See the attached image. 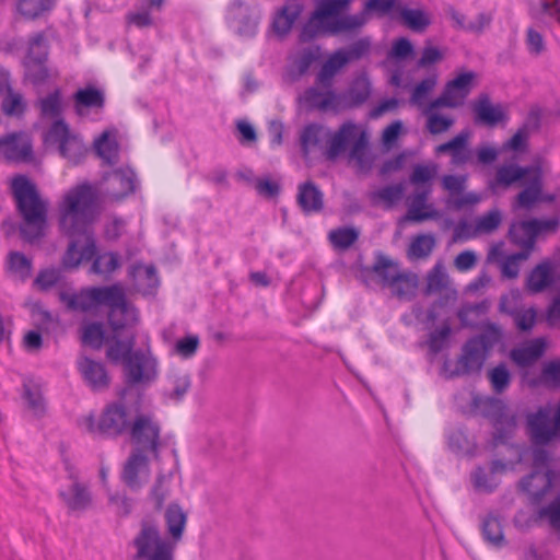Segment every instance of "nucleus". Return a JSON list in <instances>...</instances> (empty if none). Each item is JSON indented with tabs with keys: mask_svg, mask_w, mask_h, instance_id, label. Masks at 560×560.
I'll return each mask as SVG.
<instances>
[{
	"mask_svg": "<svg viewBox=\"0 0 560 560\" xmlns=\"http://www.w3.org/2000/svg\"><path fill=\"white\" fill-rule=\"evenodd\" d=\"M108 183L106 198L110 201H120L139 187L137 174L130 167L115 170L109 175Z\"/></svg>",
	"mask_w": 560,
	"mask_h": 560,
	"instance_id": "f3484780",
	"label": "nucleus"
},
{
	"mask_svg": "<svg viewBox=\"0 0 560 560\" xmlns=\"http://www.w3.org/2000/svg\"><path fill=\"white\" fill-rule=\"evenodd\" d=\"M400 2H396L393 9L388 13H380L381 15H394L395 12L398 13L400 20L407 25L410 30L415 32H422L430 24L429 16L420 11L415 9H399L397 4Z\"/></svg>",
	"mask_w": 560,
	"mask_h": 560,
	"instance_id": "4c0bfd02",
	"label": "nucleus"
},
{
	"mask_svg": "<svg viewBox=\"0 0 560 560\" xmlns=\"http://www.w3.org/2000/svg\"><path fill=\"white\" fill-rule=\"evenodd\" d=\"M23 398L35 417L39 418L44 416L46 411V402L42 392L37 387L25 384Z\"/></svg>",
	"mask_w": 560,
	"mask_h": 560,
	"instance_id": "680f3d73",
	"label": "nucleus"
},
{
	"mask_svg": "<svg viewBox=\"0 0 560 560\" xmlns=\"http://www.w3.org/2000/svg\"><path fill=\"white\" fill-rule=\"evenodd\" d=\"M302 101L311 109L339 113L337 92L334 88H322L315 83L304 91Z\"/></svg>",
	"mask_w": 560,
	"mask_h": 560,
	"instance_id": "b1692460",
	"label": "nucleus"
},
{
	"mask_svg": "<svg viewBox=\"0 0 560 560\" xmlns=\"http://www.w3.org/2000/svg\"><path fill=\"white\" fill-rule=\"evenodd\" d=\"M303 11L302 2H287L276 12L272 20V31L280 38L287 36Z\"/></svg>",
	"mask_w": 560,
	"mask_h": 560,
	"instance_id": "c85d7f7f",
	"label": "nucleus"
},
{
	"mask_svg": "<svg viewBox=\"0 0 560 560\" xmlns=\"http://www.w3.org/2000/svg\"><path fill=\"white\" fill-rule=\"evenodd\" d=\"M48 57V45L43 34H36L28 42L25 63H45Z\"/></svg>",
	"mask_w": 560,
	"mask_h": 560,
	"instance_id": "09e8293b",
	"label": "nucleus"
},
{
	"mask_svg": "<svg viewBox=\"0 0 560 560\" xmlns=\"http://www.w3.org/2000/svg\"><path fill=\"white\" fill-rule=\"evenodd\" d=\"M59 299L70 311L90 312L98 306H107L108 323L114 334L131 328L138 320L137 310L126 300L119 284L86 287L79 292L60 291Z\"/></svg>",
	"mask_w": 560,
	"mask_h": 560,
	"instance_id": "7ed1b4c3",
	"label": "nucleus"
},
{
	"mask_svg": "<svg viewBox=\"0 0 560 560\" xmlns=\"http://www.w3.org/2000/svg\"><path fill=\"white\" fill-rule=\"evenodd\" d=\"M348 65V59L343 56V51L337 49L322 65L317 75L316 84L322 88H332L336 74Z\"/></svg>",
	"mask_w": 560,
	"mask_h": 560,
	"instance_id": "f704fd0d",
	"label": "nucleus"
},
{
	"mask_svg": "<svg viewBox=\"0 0 560 560\" xmlns=\"http://www.w3.org/2000/svg\"><path fill=\"white\" fill-rule=\"evenodd\" d=\"M93 259L91 266V272L95 275H110L120 266L119 256L113 252H106L103 254H94L90 259Z\"/></svg>",
	"mask_w": 560,
	"mask_h": 560,
	"instance_id": "de8ad7c7",
	"label": "nucleus"
},
{
	"mask_svg": "<svg viewBox=\"0 0 560 560\" xmlns=\"http://www.w3.org/2000/svg\"><path fill=\"white\" fill-rule=\"evenodd\" d=\"M429 194L430 190L424 189L417 191L410 198L407 213L402 218L404 221L422 222L425 220H435L440 217V212L435 210L432 205L427 203Z\"/></svg>",
	"mask_w": 560,
	"mask_h": 560,
	"instance_id": "bb28decb",
	"label": "nucleus"
},
{
	"mask_svg": "<svg viewBox=\"0 0 560 560\" xmlns=\"http://www.w3.org/2000/svg\"><path fill=\"white\" fill-rule=\"evenodd\" d=\"M130 439L140 452H151L158 457L161 427L150 413L137 415L130 425Z\"/></svg>",
	"mask_w": 560,
	"mask_h": 560,
	"instance_id": "9b49d317",
	"label": "nucleus"
},
{
	"mask_svg": "<svg viewBox=\"0 0 560 560\" xmlns=\"http://www.w3.org/2000/svg\"><path fill=\"white\" fill-rule=\"evenodd\" d=\"M475 124L487 127H495L499 124H505L509 115L501 104H492L488 94H480L472 103Z\"/></svg>",
	"mask_w": 560,
	"mask_h": 560,
	"instance_id": "dca6fc26",
	"label": "nucleus"
},
{
	"mask_svg": "<svg viewBox=\"0 0 560 560\" xmlns=\"http://www.w3.org/2000/svg\"><path fill=\"white\" fill-rule=\"evenodd\" d=\"M200 346V339L197 335H187L178 339L174 345V353L183 359L192 358Z\"/></svg>",
	"mask_w": 560,
	"mask_h": 560,
	"instance_id": "774afa93",
	"label": "nucleus"
},
{
	"mask_svg": "<svg viewBox=\"0 0 560 560\" xmlns=\"http://www.w3.org/2000/svg\"><path fill=\"white\" fill-rule=\"evenodd\" d=\"M469 132L462 131L454 138L435 148L436 154L448 153L451 155V164L454 166H463L471 162L472 151L468 148Z\"/></svg>",
	"mask_w": 560,
	"mask_h": 560,
	"instance_id": "393cba45",
	"label": "nucleus"
},
{
	"mask_svg": "<svg viewBox=\"0 0 560 560\" xmlns=\"http://www.w3.org/2000/svg\"><path fill=\"white\" fill-rule=\"evenodd\" d=\"M526 425L534 446H546L560 435L556 419L551 418L550 409L547 407H540L527 415Z\"/></svg>",
	"mask_w": 560,
	"mask_h": 560,
	"instance_id": "ddd939ff",
	"label": "nucleus"
},
{
	"mask_svg": "<svg viewBox=\"0 0 560 560\" xmlns=\"http://www.w3.org/2000/svg\"><path fill=\"white\" fill-rule=\"evenodd\" d=\"M317 3L315 11L302 26L299 36L301 42L355 31L368 22L370 13H388L396 2H365L363 11L353 15L347 14L351 2Z\"/></svg>",
	"mask_w": 560,
	"mask_h": 560,
	"instance_id": "f03ea898",
	"label": "nucleus"
},
{
	"mask_svg": "<svg viewBox=\"0 0 560 560\" xmlns=\"http://www.w3.org/2000/svg\"><path fill=\"white\" fill-rule=\"evenodd\" d=\"M133 546L138 560H174L177 547L168 537H163L158 524L151 521H142Z\"/></svg>",
	"mask_w": 560,
	"mask_h": 560,
	"instance_id": "6e6552de",
	"label": "nucleus"
},
{
	"mask_svg": "<svg viewBox=\"0 0 560 560\" xmlns=\"http://www.w3.org/2000/svg\"><path fill=\"white\" fill-rule=\"evenodd\" d=\"M488 377L492 389L497 394H502L511 384V373L504 363H500L488 372Z\"/></svg>",
	"mask_w": 560,
	"mask_h": 560,
	"instance_id": "4d7b16f0",
	"label": "nucleus"
},
{
	"mask_svg": "<svg viewBox=\"0 0 560 560\" xmlns=\"http://www.w3.org/2000/svg\"><path fill=\"white\" fill-rule=\"evenodd\" d=\"M0 160L15 164L32 163L34 152L31 137L24 131L0 137Z\"/></svg>",
	"mask_w": 560,
	"mask_h": 560,
	"instance_id": "4468645a",
	"label": "nucleus"
},
{
	"mask_svg": "<svg viewBox=\"0 0 560 560\" xmlns=\"http://www.w3.org/2000/svg\"><path fill=\"white\" fill-rule=\"evenodd\" d=\"M435 247V237L432 234L416 236L409 246V255L415 258L428 257Z\"/></svg>",
	"mask_w": 560,
	"mask_h": 560,
	"instance_id": "13d9d810",
	"label": "nucleus"
},
{
	"mask_svg": "<svg viewBox=\"0 0 560 560\" xmlns=\"http://www.w3.org/2000/svg\"><path fill=\"white\" fill-rule=\"evenodd\" d=\"M77 369L84 383L93 390H102L109 385V375L102 362L81 355L77 360Z\"/></svg>",
	"mask_w": 560,
	"mask_h": 560,
	"instance_id": "5701e85b",
	"label": "nucleus"
},
{
	"mask_svg": "<svg viewBox=\"0 0 560 560\" xmlns=\"http://www.w3.org/2000/svg\"><path fill=\"white\" fill-rule=\"evenodd\" d=\"M436 83L438 75L435 73L421 80L412 90L410 102L419 107L422 106L430 93L434 90Z\"/></svg>",
	"mask_w": 560,
	"mask_h": 560,
	"instance_id": "e2e57ef3",
	"label": "nucleus"
},
{
	"mask_svg": "<svg viewBox=\"0 0 560 560\" xmlns=\"http://www.w3.org/2000/svg\"><path fill=\"white\" fill-rule=\"evenodd\" d=\"M528 250H521L518 253L509 255L501 262V275L505 279H515L520 273V264L528 259L529 257Z\"/></svg>",
	"mask_w": 560,
	"mask_h": 560,
	"instance_id": "052dcab7",
	"label": "nucleus"
},
{
	"mask_svg": "<svg viewBox=\"0 0 560 560\" xmlns=\"http://www.w3.org/2000/svg\"><path fill=\"white\" fill-rule=\"evenodd\" d=\"M97 206V191L89 183L71 187L58 203L60 231L71 237L62 257L66 268H75L95 254V238L91 231Z\"/></svg>",
	"mask_w": 560,
	"mask_h": 560,
	"instance_id": "f257e3e1",
	"label": "nucleus"
},
{
	"mask_svg": "<svg viewBox=\"0 0 560 560\" xmlns=\"http://www.w3.org/2000/svg\"><path fill=\"white\" fill-rule=\"evenodd\" d=\"M502 336L501 328L494 323H486L482 327V332L471 337L479 346H482L489 353L490 350L500 341Z\"/></svg>",
	"mask_w": 560,
	"mask_h": 560,
	"instance_id": "6e6d98bb",
	"label": "nucleus"
},
{
	"mask_svg": "<svg viewBox=\"0 0 560 560\" xmlns=\"http://www.w3.org/2000/svg\"><path fill=\"white\" fill-rule=\"evenodd\" d=\"M296 201L305 214L320 212L324 208V195L313 182L299 185Z\"/></svg>",
	"mask_w": 560,
	"mask_h": 560,
	"instance_id": "7c9ffc66",
	"label": "nucleus"
},
{
	"mask_svg": "<svg viewBox=\"0 0 560 560\" xmlns=\"http://www.w3.org/2000/svg\"><path fill=\"white\" fill-rule=\"evenodd\" d=\"M82 342L94 349H100L105 341V330L102 323H89L82 327Z\"/></svg>",
	"mask_w": 560,
	"mask_h": 560,
	"instance_id": "bf43d9fd",
	"label": "nucleus"
},
{
	"mask_svg": "<svg viewBox=\"0 0 560 560\" xmlns=\"http://www.w3.org/2000/svg\"><path fill=\"white\" fill-rule=\"evenodd\" d=\"M94 148L97 155L104 160L108 165H114L118 161V143L113 135L104 131L94 141Z\"/></svg>",
	"mask_w": 560,
	"mask_h": 560,
	"instance_id": "a19ab883",
	"label": "nucleus"
},
{
	"mask_svg": "<svg viewBox=\"0 0 560 560\" xmlns=\"http://www.w3.org/2000/svg\"><path fill=\"white\" fill-rule=\"evenodd\" d=\"M119 335V331L114 334L108 341L107 359L112 363L122 364L128 385H147L153 382L159 374V363L152 353L149 336L143 335L141 346L135 348L133 334H128L125 339H120Z\"/></svg>",
	"mask_w": 560,
	"mask_h": 560,
	"instance_id": "20e7f679",
	"label": "nucleus"
},
{
	"mask_svg": "<svg viewBox=\"0 0 560 560\" xmlns=\"http://www.w3.org/2000/svg\"><path fill=\"white\" fill-rule=\"evenodd\" d=\"M82 425L90 433L118 436L127 430L130 431L131 423L125 405L113 402L104 409L98 422L95 421L93 416H89L82 421Z\"/></svg>",
	"mask_w": 560,
	"mask_h": 560,
	"instance_id": "1a4fd4ad",
	"label": "nucleus"
},
{
	"mask_svg": "<svg viewBox=\"0 0 560 560\" xmlns=\"http://www.w3.org/2000/svg\"><path fill=\"white\" fill-rule=\"evenodd\" d=\"M330 135L329 130L319 122L306 124L300 132L301 153L307 158L311 151L322 144Z\"/></svg>",
	"mask_w": 560,
	"mask_h": 560,
	"instance_id": "72a5a7b5",
	"label": "nucleus"
},
{
	"mask_svg": "<svg viewBox=\"0 0 560 560\" xmlns=\"http://www.w3.org/2000/svg\"><path fill=\"white\" fill-rule=\"evenodd\" d=\"M476 74L472 71L459 73L450 80L442 94L431 101V108H457L462 106L470 94Z\"/></svg>",
	"mask_w": 560,
	"mask_h": 560,
	"instance_id": "f8f14e48",
	"label": "nucleus"
},
{
	"mask_svg": "<svg viewBox=\"0 0 560 560\" xmlns=\"http://www.w3.org/2000/svg\"><path fill=\"white\" fill-rule=\"evenodd\" d=\"M45 142L58 144L59 153L71 164L81 163L88 152L82 139L70 132L63 119H56L45 135Z\"/></svg>",
	"mask_w": 560,
	"mask_h": 560,
	"instance_id": "9d476101",
	"label": "nucleus"
},
{
	"mask_svg": "<svg viewBox=\"0 0 560 560\" xmlns=\"http://www.w3.org/2000/svg\"><path fill=\"white\" fill-rule=\"evenodd\" d=\"M371 93L372 84L368 74L362 72L355 75L343 92H337L339 112L363 105L370 98Z\"/></svg>",
	"mask_w": 560,
	"mask_h": 560,
	"instance_id": "2eb2a0df",
	"label": "nucleus"
},
{
	"mask_svg": "<svg viewBox=\"0 0 560 560\" xmlns=\"http://www.w3.org/2000/svg\"><path fill=\"white\" fill-rule=\"evenodd\" d=\"M359 238V232L353 228H338L331 230L328 234V240L331 245L337 249H348Z\"/></svg>",
	"mask_w": 560,
	"mask_h": 560,
	"instance_id": "864d4df0",
	"label": "nucleus"
},
{
	"mask_svg": "<svg viewBox=\"0 0 560 560\" xmlns=\"http://www.w3.org/2000/svg\"><path fill=\"white\" fill-rule=\"evenodd\" d=\"M416 287V280L400 272L397 280L393 281L387 288L392 290L393 295L399 299H410L415 294Z\"/></svg>",
	"mask_w": 560,
	"mask_h": 560,
	"instance_id": "0e129e2a",
	"label": "nucleus"
},
{
	"mask_svg": "<svg viewBox=\"0 0 560 560\" xmlns=\"http://www.w3.org/2000/svg\"><path fill=\"white\" fill-rule=\"evenodd\" d=\"M244 11V2H233L228 10L229 18L237 23L235 27L238 35L244 37H253L257 32L258 18L244 16L243 19L236 21V16L242 15Z\"/></svg>",
	"mask_w": 560,
	"mask_h": 560,
	"instance_id": "ea45409f",
	"label": "nucleus"
},
{
	"mask_svg": "<svg viewBox=\"0 0 560 560\" xmlns=\"http://www.w3.org/2000/svg\"><path fill=\"white\" fill-rule=\"evenodd\" d=\"M486 405L489 408L488 416L492 418L495 429L494 443H505L515 428L514 419L506 413V406L500 399L489 398Z\"/></svg>",
	"mask_w": 560,
	"mask_h": 560,
	"instance_id": "4be33fe9",
	"label": "nucleus"
},
{
	"mask_svg": "<svg viewBox=\"0 0 560 560\" xmlns=\"http://www.w3.org/2000/svg\"><path fill=\"white\" fill-rule=\"evenodd\" d=\"M1 109L4 115L10 117H21L26 110V103L21 93L13 91L9 83V89L4 91L1 101Z\"/></svg>",
	"mask_w": 560,
	"mask_h": 560,
	"instance_id": "37998d69",
	"label": "nucleus"
},
{
	"mask_svg": "<svg viewBox=\"0 0 560 560\" xmlns=\"http://www.w3.org/2000/svg\"><path fill=\"white\" fill-rule=\"evenodd\" d=\"M150 477L149 459L140 452L135 450L126 462L121 478L122 481L132 490L140 489Z\"/></svg>",
	"mask_w": 560,
	"mask_h": 560,
	"instance_id": "a211bd4d",
	"label": "nucleus"
},
{
	"mask_svg": "<svg viewBox=\"0 0 560 560\" xmlns=\"http://www.w3.org/2000/svg\"><path fill=\"white\" fill-rule=\"evenodd\" d=\"M466 184V176L458 175H444L442 178V186L451 194L448 206L454 209L460 210L468 206H474L480 202L481 196L477 192L469 191L462 194Z\"/></svg>",
	"mask_w": 560,
	"mask_h": 560,
	"instance_id": "aec40b11",
	"label": "nucleus"
},
{
	"mask_svg": "<svg viewBox=\"0 0 560 560\" xmlns=\"http://www.w3.org/2000/svg\"><path fill=\"white\" fill-rule=\"evenodd\" d=\"M372 270L384 287L392 284L400 273L398 265L383 255L377 256Z\"/></svg>",
	"mask_w": 560,
	"mask_h": 560,
	"instance_id": "c03bdc74",
	"label": "nucleus"
},
{
	"mask_svg": "<svg viewBox=\"0 0 560 560\" xmlns=\"http://www.w3.org/2000/svg\"><path fill=\"white\" fill-rule=\"evenodd\" d=\"M352 144L349 151V159L353 161L360 171L371 168L372 160L369 153L368 131L359 124L351 120L341 124L339 129L330 135L325 155L328 160H336L349 144Z\"/></svg>",
	"mask_w": 560,
	"mask_h": 560,
	"instance_id": "0eeeda50",
	"label": "nucleus"
},
{
	"mask_svg": "<svg viewBox=\"0 0 560 560\" xmlns=\"http://www.w3.org/2000/svg\"><path fill=\"white\" fill-rule=\"evenodd\" d=\"M164 521L167 533L166 537L175 545H178L185 533L187 514L178 504L172 503L164 512Z\"/></svg>",
	"mask_w": 560,
	"mask_h": 560,
	"instance_id": "473e14b6",
	"label": "nucleus"
},
{
	"mask_svg": "<svg viewBox=\"0 0 560 560\" xmlns=\"http://www.w3.org/2000/svg\"><path fill=\"white\" fill-rule=\"evenodd\" d=\"M524 188L515 196L513 210L532 209L541 199L544 189V170L540 162L535 161L529 165L505 163L497 167L494 176L488 180V188L497 194L501 189H508L513 185Z\"/></svg>",
	"mask_w": 560,
	"mask_h": 560,
	"instance_id": "39448f33",
	"label": "nucleus"
},
{
	"mask_svg": "<svg viewBox=\"0 0 560 560\" xmlns=\"http://www.w3.org/2000/svg\"><path fill=\"white\" fill-rule=\"evenodd\" d=\"M74 110L79 116H84L90 109L100 110L105 105V94L102 90L92 85L79 89L73 94Z\"/></svg>",
	"mask_w": 560,
	"mask_h": 560,
	"instance_id": "c756f323",
	"label": "nucleus"
},
{
	"mask_svg": "<svg viewBox=\"0 0 560 560\" xmlns=\"http://www.w3.org/2000/svg\"><path fill=\"white\" fill-rule=\"evenodd\" d=\"M372 42L370 37H361L352 43L348 48H340L343 51V56L348 59V63L351 61L360 60L368 56L371 51Z\"/></svg>",
	"mask_w": 560,
	"mask_h": 560,
	"instance_id": "338daca9",
	"label": "nucleus"
},
{
	"mask_svg": "<svg viewBox=\"0 0 560 560\" xmlns=\"http://www.w3.org/2000/svg\"><path fill=\"white\" fill-rule=\"evenodd\" d=\"M546 348L547 342L545 338H535L513 348L510 351V358L517 366L527 368L544 355Z\"/></svg>",
	"mask_w": 560,
	"mask_h": 560,
	"instance_id": "a878e982",
	"label": "nucleus"
},
{
	"mask_svg": "<svg viewBox=\"0 0 560 560\" xmlns=\"http://www.w3.org/2000/svg\"><path fill=\"white\" fill-rule=\"evenodd\" d=\"M482 535L485 540L495 548H501L505 544L502 524L493 515H488L482 522Z\"/></svg>",
	"mask_w": 560,
	"mask_h": 560,
	"instance_id": "a18cd8bd",
	"label": "nucleus"
},
{
	"mask_svg": "<svg viewBox=\"0 0 560 560\" xmlns=\"http://www.w3.org/2000/svg\"><path fill=\"white\" fill-rule=\"evenodd\" d=\"M502 222V212L499 209H492L478 217L474 221L475 234H491Z\"/></svg>",
	"mask_w": 560,
	"mask_h": 560,
	"instance_id": "603ef678",
	"label": "nucleus"
},
{
	"mask_svg": "<svg viewBox=\"0 0 560 560\" xmlns=\"http://www.w3.org/2000/svg\"><path fill=\"white\" fill-rule=\"evenodd\" d=\"M558 278L550 259L538 264L526 278V289L530 293H539L549 288Z\"/></svg>",
	"mask_w": 560,
	"mask_h": 560,
	"instance_id": "2f4dec72",
	"label": "nucleus"
},
{
	"mask_svg": "<svg viewBox=\"0 0 560 560\" xmlns=\"http://www.w3.org/2000/svg\"><path fill=\"white\" fill-rule=\"evenodd\" d=\"M502 336L501 328L494 323H486L482 327V332L471 337L479 346H482L489 353L490 350L500 341Z\"/></svg>",
	"mask_w": 560,
	"mask_h": 560,
	"instance_id": "5fc2aeb1",
	"label": "nucleus"
},
{
	"mask_svg": "<svg viewBox=\"0 0 560 560\" xmlns=\"http://www.w3.org/2000/svg\"><path fill=\"white\" fill-rule=\"evenodd\" d=\"M536 221L524 220L513 222L509 230V236L513 244L520 246L522 250L533 252L536 243V234L534 230Z\"/></svg>",
	"mask_w": 560,
	"mask_h": 560,
	"instance_id": "c9c22d12",
	"label": "nucleus"
},
{
	"mask_svg": "<svg viewBox=\"0 0 560 560\" xmlns=\"http://www.w3.org/2000/svg\"><path fill=\"white\" fill-rule=\"evenodd\" d=\"M436 109L431 108V102L423 109V115L427 117V129L432 135L443 133L454 125L453 118L438 114Z\"/></svg>",
	"mask_w": 560,
	"mask_h": 560,
	"instance_id": "8fccbe9b",
	"label": "nucleus"
},
{
	"mask_svg": "<svg viewBox=\"0 0 560 560\" xmlns=\"http://www.w3.org/2000/svg\"><path fill=\"white\" fill-rule=\"evenodd\" d=\"M7 268L18 279L25 281L32 275L33 262L21 252H10L7 258Z\"/></svg>",
	"mask_w": 560,
	"mask_h": 560,
	"instance_id": "79ce46f5",
	"label": "nucleus"
},
{
	"mask_svg": "<svg viewBox=\"0 0 560 560\" xmlns=\"http://www.w3.org/2000/svg\"><path fill=\"white\" fill-rule=\"evenodd\" d=\"M168 382L171 385L168 397L172 399L180 400L190 387V378L187 373H172L168 375Z\"/></svg>",
	"mask_w": 560,
	"mask_h": 560,
	"instance_id": "69168bd1",
	"label": "nucleus"
},
{
	"mask_svg": "<svg viewBox=\"0 0 560 560\" xmlns=\"http://www.w3.org/2000/svg\"><path fill=\"white\" fill-rule=\"evenodd\" d=\"M59 497L70 511H83L90 505L92 500L88 487L75 478L71 479L67 488L60 489Z\"/></svg>",
	"mask_w": 560,
	"mask_h": 560,
	"instance_id": "cd10ccee",
	"label": "nucleus"
},
{
	"mask_svg": "<svg viewBox=\"0 0 560 560\" xmlns=\"http://www.w3.org/2000/svg\"><path fill=\"white\" fill-rule=\"evenodd\" d=\"M133 278L139 292L143 295H152L159 287V278L154 266H137L133 269Z\"/></svg>",
	"mask_w": 560,
	"mask_h": 560,
	"instance_id": "58836bf2",
	"label": "nucleus"
},
{
	"mask_svg": "<svg viewBox=\"0 0 560 560\" xmlns=\"http://www.w3.org/2000/svg\"><path fill=\"white\" fill-rule=\"evenodd\" d=\"M320 55L319 46L305 47L290 58L288 68L293 79H298L305 74L311 66L318 60Z\"/></svg>",
	"mask_w": 560,
	"mask_h": 560,
	"instance_id": "e433bc0d",
	"label": "nucleus"
},
{
	"mask_svg": "<svg viewBox=\"0 0 560 560\" xmlns=\"http://www.w3.org/2000/svg\"><path fill=\"white\" fill-rule=\"evenodd\" d=\"M489 353L476 340L468 339L463 348L462 354L457 359L455 375H469L479 373L488 358Z\"/></svg>",
	"mask_w": 560,
	"mask_h": 560,
	"instance_id": "6ab92c4d",
	"label": "nucleus"
},
{
	"mask_svg": "<svg viewBox=\"0 0 560 560\" xmlns=\"http://www.w3.org/2000/svg\"><path fill=\"white\" fill-rule=\"evenodd\" d=\"M552 477L550 469L533 470L520 481V488L533 504H539L552 488Z\"/></svg>",
	"mask_w": 560,
	"mask_h": 560,
	"instance_id": "412c9836",
	"label": "nucleus"
},
{
	"mask_svg": "<svg viewBox=\"0 0 560 560\" xmlns=\"http://www.w3.org/2000/svg\"><path fill=\"white\" fill-rule=\"evenodd\" d=\"M162 4L163 2H147L138 11L130 12L127 15L128 23L137 27L150 26L153 23V14L162 10Z\"/></svg>",
	"mask_w": 560,
	"mask_h": 560,
	"instance_id": "3c124183",
	"label": "nucleus"
},
{
	"mask_svg": "<svg viewBox=\"0 0 560 560\" xmlns=\"http://www.w3.org/2000/svg\"><path fill=\"white\" fill-rule=\"evenodd\" d=\"M11 190L22 218L21 237L30 244L37 243L47 232L48 201L40 198L36 186L24 175L12 178Z\"/></svg>",
	"mask_w": 560,
	"mask_h": 560,
	"instance_id": "423d86ee",
	"label": "nucleus"
},
{
	"mask_svg": "<svg viewBox=\"0 0 560 560\" xmlns=\"http://www.w3.org/2000/svg\"><path fill=\"white\" fill-rule=\"evenodd\" d=\"M37 106L43 118H58L62 113V96L61 91L56 89L43 98H39Z\"/></svg>",
	"mask_w": 560,
	"mask_h": 560,
	"instance_id": "49530a36",
	"label": "nucleus"
}]
</instances>
